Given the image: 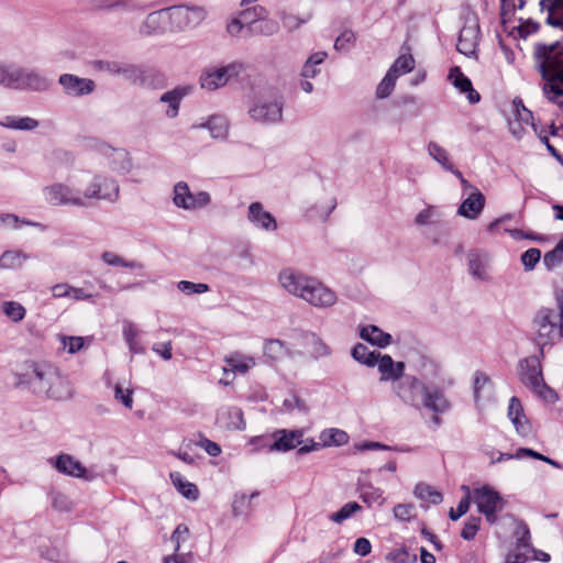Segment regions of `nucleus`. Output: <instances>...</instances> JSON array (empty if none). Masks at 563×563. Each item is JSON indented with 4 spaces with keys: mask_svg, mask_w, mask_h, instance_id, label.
Wrapping results in <instances>:
<instances>
[{
    "mask_svg": "<svg viewBox=\"0 0 563 563\" xmlns=\"http://www.w3.org/2000/svg\"><path fill=\"white\" fill-rule=\"evenodd\" d=\"M520 380L523 385L532 389L540 398L548 402H554L558 398L556 393L549 387L542 375L541 362L538 356H529L520 361Z\"/></svg>",
    "mask_w": 563,
    "mask_h": 563,
    "instance_id": "5",
    "label": "nucleus"
},
{
    "mask_svg": "<svg viewBox=\"0 0 563 563\" xmlns=\"http://www.w3.org/2000/svg\"><path fill=\"white\" fill-rule=\"evenodd\" d=\"M172 483L176 489L187 499L196 500L199 497V490L197 486L184 479L179 472H172L169 474Z\"/></svg>",
    "mask_w": 563,
    "mask_h": 563,
    "instance_id": "33",
    "label": "nucleus"
},
{
    "mask_svg": "<svg viewBox=\"0 0 563 563\" xmlns=\"http://www.w3.org/2000/svg\"><path fill=\"white\" fill-rule=\"evenodd\" d=\"M247 219L252 222L256 228L266 230V231H275L277 229V222L272 213L264 210V207L261 202H253L249 207Z\"/></svg>",
    "mask_w": 563,
    "mask_h": 563,
    "instance_id": "23",
    "label": "nucleus"
},
{
    "mask_svg": "<svg viewBox=\"0 0 563 563\" xmlns=\"http://www.w3.org/2000/svg\"><path fill=\"white\" fill-rule=\"evenodd\" d=\"M177 288L186 294V295H192V294H205L209 291V285L205 283H192L189 280H180L177 283Z\"/></svg>",
    "mask_w": 563,
    "mask_h": 563,
    "instance_id": "54",
    "label": "nucleus"
},
{
    "mask_svg": "<svg viewBox=\"0 0 563 563\" xmlns=\"http://www.w3.org/2000/svg\"><path fill=\"white\" fill-rule=\"evenodd\" d=\"M553 46L539 44L534 56L538 60V69L545 80L543 87L548 98L563 107V66L553 55Z\"/></svg>",
    "mask_w": 563,
    "mask_h": 563,
    "instance_id": "3",
    "label": "nucleus"
},
{
    "mask_svg": "<svg viewBox=\"0 0 563 563\" xmlns=\"http://www.w3.org/2000/svg\"><path fill=\"white\" fill-rule=\"evenodd\" d=\"M268 14V10L263 5H254L240 12V15L247 25V30L251 31L253 30V26L257 25L262 19L267 18Z\"/></svg>",
    "mask_w": 563,
    "mask_h": 563,
    "instance_id": "39",
    "label": "nucleus"
},
{
    "mask_svg": "<svg viewBox=\"0 0 563 563\" xmlns=\"http://www.w3.org/2000/svg\"><path fill=\"white\" fill-rule=\"evenodd\" d=\"M302 430H277L273 433L274 443L269 445V451H290L302 442Z\"/></svg>",
    "mask_w": 563,
    "mask_h": 563,
    "instance_id": "19",
    "label": "nucleus"
},
{
    "mask_svg": "<svg viewBox=\"0 0 563 563\" xmlns=\"http://www.w3.org/2000/svg\"><path fill=\"white\" fill-rule=\"evenodd\" d=\"M279 30V24L277 21L267 18L262 19L257 25L253 26L252 35H265L269 36L277 33Z\"/></svg>",
    "mask_w": 563,
    "mask_h": 563,
    "instance_id": "50",
    "label": "nucleus"
},
{
    "mask_svg": "<svg viewBox=\"0 0 563 563\" xmlns=\"http://www.w3.org/2000/svg\"><path fill=\"white\" fill-rule=\"evenodd\" d=\"M195 129H208L213 139H225L229 132L228 120L222 115H211L206 122L195 124Z\"/></svg>",
    "mask_w": 563,
    "mask_h": 563,
    "instance_id": "28",
    "label": "nucleus"
},
{
    "mask_svg": "<svg viewBox=\"0 0 563 563\" xmlns=\"http://www.w3.org/2000/svg\"><path fill=\"white\" fill-rule=\"evenodd\" d=\"M321 440L324 445H343L347 443L349 435L345 431L340 429H329L321 433Z\"/></svg>",
    "mask_w": 563,
    "mask_h": 563,
    "instance_id": "47",
    "label": "nucleus"
},
{
    "mask_svg": "<svg viewBox=\"0 0 563 563\" xmlns=\"http://www.w3.org/2000/svg\"><path fill=\"white\" fill-rule=\"evenodd\" d=\"M109 10L121 13H139L142 14L145 8L135 0H117L107 5Z\"/></svg>",
    "mask_w": 563,
    "mask_h": 563,
    "instance_id": "46",
    "label": "nucleus"
},
{
    "mask_svg": "<svg viewBox=\"0 0 563 563\" xmlns=\"http://www.w3.org/2000/svg\"><path fill=\"white\" fill-rule=\"evenodd\" d=\"M45 201L53 207L71 206L85 208L82 191L69 184L54 183L43 188Z\"/></svg>",
    "mask_w": 563,
    "mask_h": 563,
    "instance_id": "7",
    "label": "nucleus"
},
{
    "mask_svg": "<svg viewBox=\"0 0 563 563\" xmlns=\"http://www.w3.org/2000/svg\"><path fill=\"white\" fill-rule=\"evenodd\" d=\"M352 357L356 362L372 367V366L376 365L378 357H379V353L369 351L366 345H364L362 343H357L352 349Z\"/></svg>",
    "mask_w": 563,
    "mask_h": 563,
    "instance_id": "37",
    "label": "nucleus"
},
{
    "mask_svg": "<svg viewBox=\"0 0 563 563\" xmlns=\"http://www.w3.org/2000/svg\"><path fill=\"white\" fill-rule=\"evenodd\" d=\"M99 151L108 158L110 168L119 174H126L132 167L129 153L123 148H114L102 144Z\"/></svg>",
    "mask_w": 563,
    "mask_h": 563,
    "instance_id": "17",
    "label": "nucleus"
},
{
    "mask_svg": "<svg viewBox=\"0 0 563 563\" xmlns=\"http://www.w3.org/2000/svg\"><path fill=\"white\" fill-rule=\"evenodd\" d=\"M258 496L257 492H254L250 498L245 494L235 495L234 500L232 503V511L235 517L241 516L244 512V508L250 503V500L254 497Z\"/></svg>",
    "mask_w": 563,
    "mask_h": 563,
    "instance_id": "61",
    "label": "nucleus"
},
{
    "mask_svg": "<svg viewBox=\"0 0 563 563\" xmlns=\"http://www.w3.org/2000/svg\"><path fill=\"white\" fill-rule=\"evenodd\" d=\"M63 92L69 97H84L96 90V82L90 78H82L74 74H63L58 77Z\"/></svg>",
    "mask_w": 563,
    "mask_h": 563,
    "instance_id": "15",
    "label": "nucleus"
},
{
    "mask_svg": "<svg viewBox=\"0 0 563 563\" xmlns=\"http://www.w3.org/2000/svg\"><path fill=\"white\" fill-rule=\"evenodd\" d=\"M101 260L110 266H121L131 269H142L144 265L137 261H128L118 254L107 251L101 254Z\"/></svg>",
    "mask_w": 563,
    "mask_h": 563,
    "instance_id": "42",
    "label": "nucleus"
},
{
    "mask_svg": "<svg viewBox=\"0 0 563 563\" xmlns=\"http://www.w3.org/2000/svg\"><path fill=\"white\" fill-rule=\"evenodd\" d=\"M376 364L380 373V382H391L394 385L405 376V363L394 362L388 354L382 355L379 353Z\"/></svg>",
    "mask_w": 563,
    "mask_h": 563,
    "instance_id": "20",
    "label": "nucleus"
},
{
    "mask_svg": "<svg viewBox=\"0 0 563 563\" xmlns=\"http://www.w3.org/2000/svg\"><path fill=\"white\" fill-rule=\"evenodd\" d=\"M504 520H507L516 526L515 536L517 537L516 549L517 550H527L530 548V530L527 523L522 520L515 518L512 515H507L503 517Z\"/></svg>",
    "mask_w": 563,
    "mask_h": 563,
    "instance_id": "30",
    "label": "nucleus"
},
{
    "mask_svg": "<svg viewBox=\"0 0 563 563\" xmlns=\"http://www.w3.org/2000/svg\"><path fill=\"white\" fill-rule=\"evenodd\" d=\"M20 67L0 62V86L15 90Z\"/></svg>",
    "mask_w": 563,
    "mask_h": 563,
    "instance_id": "35",
    "label": "nucleus"
},
{
    "mask_svg": "<svg viewBox=\"0 0 563 563\" xmlns=\"http://www.w3.org/2000/svg\"><path fill=\"white\" fill-rule=\"evenodd\" d=\"M0 124L4 128L11 130H20V131H32L35 130L40 123L36 119L31 117H16V115H5Z\"/></svg>",
    "mask_w": 563,
    "mask_h": 563,
    "instance_id": "31",
    "label": "nucleus"
},
{
    "mask_svg": "<svg viewBox=\"0 0 563 563\" xmlns=\"http://www.w3.org/2000/svg\"><path fill=\"white\" fill-rule=\"evenodd\" d=\"M82 191L85 207L90 200H103L114 203L120 197V186L114 178L96 174L87 183Z\"/></svg>",
    "mask_w": 563,
    "mask_h": 563,
    "instance_id": "6",
    "label": "nucleus"
},
{
    "mask_svg": "<svg viewBox=\"0 0 563 563\" xmlns=\"http://www.w3.org/2000/svg\"><path fill=\"white\" fill-rule=\"evenodd\" d=\"M190 90V87H176L161 96L159 101L168 106L165 111L167 118L173 119L178 115L180 102L189 95Z\"/></svg>",
    "mask_w": 563,
    "mask_h": 563,
    "instance_id": "26",
    "label": "nucleus"
},
{
    "mask_svg": "<svg viewBox=\"0 0 563 563\" xmlns=\"http://www.w3.org/2000/svg\"><path fill=\"white\" fill-rule=\"evenodd\" d=\"M2 311L13 322H19L25 317V308L16 301H4Z\"/></svg>",
    "mask_w": 563,
    "mask_h": 563,
    "instance_id": "52",
    "label": "nucleus"
},
{
    "mask_svg": "<svg viewBox=\"0 0 563 563\" xmlns=\"http://www.w3.org/2000/svg\"><path fill=\"white\" fill-rule=\"evenodd\" d=\"M16 386H26L37 396L64 401L73 398L74 389L66 377L49 363L29 361L23 372L15 374Z\"/></svg>",
    "mask_w": 563,
    "mask_h": 563,
    "instance_id": "1",
    "label": "nucleus"
},
{
    "mask_svg": "<svg viewBox=\"0 0 563 563\" xmlns=\"http://www.w3.org/2000/svg\"><path fill=\"white\" fill-rule=\"evenodd\" d=\"M52 85V80L42 73L20 67L15 90L45 92L51 89Z\"/></svg>",
    "mask_w": 563,
    "mask_h": 563,
    "instance_id": "14",
    "label": "nucleus"
},
{
    "mask_svg": "<svg viewBox=\"0 0 563 563\" xmlns=\"http://www.w3.org/2000/svg\"><path fill=\"white\" fill-rule=\"evenodd\" d=\"M429 155L439 163L445 170L453 172L454 165L450 161L449 152L434 141H430L427 145Z\"/></svg>",
    "mask_w": 563,
    "mask_h": 563,
    "instance_id": "34",
    "label": "nucleus"
},
{
    "mask_svg": "<svg viewBox=\"0 0 563 563\" xmlns=\"http://www.w3.org/2000/svg\"><path fill=\"white\" fill-rule=\"evenodd\" d=\"M467 264L470 274L478 279H486V264L487 255L477 251L472 250L467 253Z\"/></svg>",
    "mask_w": 563,
    "mask_h": 563,
    "instance_id": "29",
    "label": "nucleus"
},
{
    "mask_svg": "<svg viewBox=\"0 0 563 563\" xmlns=\"http://www.w3.org/2000/svg\"><path fill=\"white\" fill-rule=\"evenodd\" d=\"M174 203L185 210H196L207 207L211 197L207 191L191 192L185 181H179L174 186Z\"/></svg>",
    "mask_w": 563,
    "mask_h": 563,
    "instance_id": "11",
    "label": "nucleus"
},
{
    "mask_svg": "<svg viewBox=\"0 0 563 563\" xmlns=\"http://www.w3.org/2000/svg\"><path fill=\"white\" fill-rule=\"evenodd\" d=\"M1 264L3 268H20L23 263L29 260V255L16 250L5 251L2 253Z\"/></svg>",
    "mask_w": 563,
    "mask_h": 563,
    "instance_id": "44",
    "label": "nucleus"
},
{
    "mask_svg": "<svg viewBox=\"0 0 563 563\" xmlns=\"http://www.w3.org/2000/svg\"><path fill=\"white\" fill-rule=\"evenodd\" d=\"M117 75L132 84H139L143 81L144 71L137 65L120 62Z\"/></svg>",
    "mask_w": 563,
    "mask_h": 563,
    "instance_id": "41",
    "label": "nucleus"
},
{
    "mask_svg": "<svg viewBox=\"0 0 563 563\" xmlns=\"http://www.w3.org/2000/svg\"><path fill=\"white\" fill-rule=\"evenodd\" d=\"M52 506L55 510L60 512H68L73 509L71 500L63 493L52 494Z\"/></svg>",
    "mask_w": 563,
    "mask_h": 563,
    "instance_id": "58",
    "label": "nucleus"
},
{
    "mask_svg": "<svg viewBox=\"0 0 563 563\" xmlns=\"http://www.w3.org/2000/svg\"><path fill=\"white\" fill-rule=\"evenodd\" d=\"M515 456H516V459H521V457H525V456H530V457L543 461L545 463H549L550 465H552V466H554L556 468L561 467V465L556 461H554V460H552V459H550L548 456H544L541 453H539L537 451H533L532 449L520 448L516 452Z\"/></svg>",
    "mask_w": 563,
    "mask_h": 563,
    "instance_id": "59",
    "label": "nucleus"
},
{
    "mask_svg": "<svg viewBox=\"0 0 563 563\" xmlns=\"http://www.w3.org/2000/svg\"><path fill=\"white\" fill-rule=\"evenodd\" d=\"M532 328L541 355L545 345L563 338V318L555 309H539L533 317Z\"/></svg>",
    "mask_w": 563,
    "mask_h": 563,
    "instance_id": "4",
    "label": "nucleus"
},
{
    "mask_svg": "<svg viewBox=\"0 0 563 563\" xmlns=\"http://www.w3.org/2000/svg\"><path fill=\"white\" fill-rule=\"evenodd\" d=\"M413 494L417 498L428 501L433 505H438L442 503L443 496L442 494L437 490L434 487L426 484V483H419L416 485Z\"/></svg>",
    "mask_w": 563,
    "mask_h": 563,
    "instance_id": "38",
    "label": "nucleus"
},
{
    "mask_svg": "<svg viewBox=\"0 0 563 563\" xmlns=\"http://www.w3.org/2000/svg\"><path fill=\"white\" fill-rule=\"evenodd\" d=\"M288 354V349L285 343L277 339L267 340L264 344V355L271 358L272 361H277L283 358Z\"/></svg>",
    "mask_w": 563,
    "mask_h": 563,
    "instance_id": "43",
    "label": "nucleus"
},
{
    "mask_svg": "<svg viewBox=\"0 0 563 563\" xmlns=\"http://www.w3.org/2000/svg\"><path fill=\"white\" fill-rule=\"evenodd\" d=\"M563 263V239L555 245V247L543 256V265L548 271H554Z\"/></svg>",
    "mask_w": 563,
    "mask_h": 563,
    "instance_id": "45",
    "label": "nucleus"
},
{
    "mask_svg": "<svg viewBox=\"0 0 563 563\" xmlns=\"http://www.w3.org/2000/svg\"><path fill=\"white\" fill-rule=\"evenodd\" d=\"M170 31H185L198 26L207 11L198 5H173L167 8Z\"/></svg>",
    "mask_w": 563,
    "mask_h": 563,
    "instance_id": "9",
    "label": "nucleus"
},
{
    "mask_svg": "<svg viewBox=\"0 0 563 563\" xmlns=\"http://www.w3.org/2000/svg\"><path fill=\"white\" fill-rule=\"evenodd\" d=\"M393 390L405 405L416 409L424 408L433 413H444L451 407L440 388H430L412 375H405L394 384Z\"/></svg>",
    "mask_w": 563,
    "mask_h": 563,
    "instance_id": "2",
    "label": "nucleus"
},
{
    "mask_svg": "<svg viewBox=\"0 0 563 563\" xmlns=\"http://www.w3.org/2000/svg\"><path fill=\"white\" fill-rule=\"evenodd\" d=\"M283 99L278 95L261 97L249 108L250 117L263 124H275L283 119Z\"/></svg>",
    "mask_w": 563,
    "mask_h": 563,
    "instance_id": "8",
    "label": "nucleus"
},
{
    "mask_svg": "<svg viewBox=\"0 0 563 563\" xmlns=\"http://www.w3.org/2000/svg\"><path fill=\"white\" fill-rule=\"evenodd\" d=\"M541 260V251L539 249H529L521 254V263L526 271H532Z\"/></svg>",
    "mask_w": 563,
    "mask_h": 563,
    "instance_id": "56",
    "label": "nucleus"
},
{
    "mask_svg": "<svg viewBox=\"0 0 563 563\" xmlns=\"http://www.w3.org/2000/svg\"><path fill=\"white\" fill-rule=\"evenodd\" d=\"M484 207V195L477 188H474V191L470 192L468 197L460 205L457 214L470 220H475L482 213Z\"/></svg>",
    "mask_w": 563,
    "mask_h": 563,
    "instance_id": "22",
    "label": "nucleus"
},
{
    "mask_svg": "<svg viewBox=\"0 0 563 563\" xmlns=\"http://www.w3.org/2000/svg\"><path fill=\"white\" fill-rule=\"evenodd\" d=\"M415 506L412 504H399L394 507V515L397 519L408 521L413 517Z\"/></svg>",
    "mask_w": 563,
    "mask_h": 563,
    "instance_id": "64",
    "label": "nucleus"
},
{
    "mask_svg": "<svg viewBox=\"0 0 563 563\" xmlns=\"http://www.w3.org/2000/svg\"><path fill=\"white\" fill-rule=\"evenodd\" d=\"M54 467L62 474L84 478L87 481L92 479L89 476L85 466L69 454H60L54 460Z\"/></svg>",
    "mask_w": 563,
    "mask_h": 563,
    "instance_id": "21",
    "label": "nucleus"
},
{
    "mask_svg": "<svg viewBox=\"0 0 563 563\" xmlns=\"http://www.w3.org/2000/svg\"><path fill=\"white\" fill-rule=\"evenodd\" d=\"M22 223L25 225H32V227H38L41 229H44V227L41 223L33 222L25 219H20L18 216L12 213H1L0 214V227H9V228H18V224Z\"/></svg>",
    "mask_w": 563,
    "mask_h": 563,
    "instance_id": "53",
    "label": "nucleus"
},
{
    "mask_svg": "<svg viewBox=\"0 0 563 563\" xmlns=\"http://www.w3.org/2000/svg\"><path fill=\"white\" fill-rule=\"evenodd\" d=\"M449 79L460 92L466 93L470 103L479 102V93L473 88L471 79L461 71L460 67L456 66L450 69Z\"/></svg>",
    "mask_w": 563,
    "mask_h": 563,
    "instance_id": "25",
    "label": "nucleus"
},
{
    "mask_svg": "<svg viewBox=\"0 0 563 563\" xmlns=\"http://www.w3.org/2000/svg\"><path fill=\"white\" fill-rule=\"evenodd\" d=\"M360 336L378 347H386L391 343V335L374 324L362 327L360 329Z\"/></svg>",
    "mask_w": 563,
    "mask_h": 563,
    "instance_id": "27",
    "label": "nucleus"
},
{
    "mask_svg": "<svg viewBox=\"0 0 563 563\" xmlns=\"http://www.w3.org/2000/svg\"><path fill=\"white\" fill-rule=\"evenodd\" d=\"M481 518L471 517L462 529L461 537L464 540H473L479 529Z\"/></svg>",
    "mask_w": 563,
    "mask_h": 563,
    "instance_id": "60",
    "label": "nucleus"
},
{
    "mask_svg": "<svg viewBox=\"0 0 563 563\" xmlns=\"http://www.w3.org/2000/svg\"><path fill=\"white\" fill-rule=\"evenodd\" d=\"M508 417L514 423L516 430L519 433H526V416L523 413V408L521 401L517 397H511L508 406Z\"/></svg>",
    "mask_w": 563,
    "mask_h": 563,
    "instance_id": "32",
    "label": "nucleus"
},
{
    "mask_svg": "<svg viewBox=\"0 0 563 563\" xmlns=\"http://www.w3.org/2000/svg\"><path fill=\"white\" fill-rule=\"evenodd\" d=\"M386 560L390 563H409L410 561H416V555H411L405 549H399L388 553Z\"/></svg>",
    "mask_w": 563,
    "mask_h": 563,
    "instance_id": "62",
    "label": "nucleus"
},
{
    "mask_svg": "<svg viewBox=\"0 0 563 563\" xmlns=\"http://www.w3.org/2000/svg\"><path fill=\"white\" fill-rule=\"evenodd\" d=\"M360 510H362V507L356 501H350L346 503L339 511L331 514L330 520L335 523H342Z\"/></svg>",
    "mask_w": 563,
    "mask_h": 563,
    "instance_id": "49",
    "label": "nucleus"
},
{
    "mask_svg": "<svg viewBox=\"0 0 563 563\" xmlns=\"http://www.w3.org/2000/svg\"><path fill=\"white\" fill-rule=\"evenodd\" d=\"M474 499L479 512H482L489 523H496L497 512L505 506L503 497L488 486L475 489Z\"/></svg>",
    "mask_w": 563,
    "mask_h": 563,
    "instance_id": "10",
    "label": "nucleus"
},
{
    "mask_svg": "<svg viewBox=\"0 0 563 563\" xmlns=\"http://www.w3.org/2000/svg\"><path fill=\"white\" fill-rule=\"evenodd\" d=\"M415 68V58L410 54L400 55L388 69L396 79Z\"/></svg>",
    "mask_w": 563,
    "mask_h": 563,
    "instance_id": "40",
    "label": "nucleus"
},
{
    "mask_svg": "<svg viewBox=\"0 0 563 563\" xmlns=\"http://www.w3.org/2000/svg\"><path fill=\"white\" fill-rule=\"evenodd\" d=\"M311 277L306 276L301 273L295 272L294 269L286 268L279 273L278 280L280 286L289 294L302 298Z\"/></svg>",
    "mask_w": 563,
    "mask_h": 563,
    "instance_id": "16",
    "label": "nucleus"
},
{
    "mask_svg": "<svg viewBox=\"0 0 563 563\" xmlns=\"http://www.w3.org/2000/svg\"><path fill=\"white\" fill-rule=\"evenodd\" d=\"M361 498L369 507L375 504L382 505L384 503L383 490L374 487L372 484L364 485L361 488Z\"/></svg>",
    "mask_w": 563,
    "mask_h": 563,
    "instance_id": "48",
    "label": "nucleus"
},
{
    "mask_svg": "<svg viewBox=\"0 0 563 563\" xmlns=\"http://www.w3.org/2000/svg\"><path fill=\"white\" fill-rule=\"evenodd\" d=\"M227 31L231 36H239V37L252 36L251 30H247V25L245 24L243 18L240 14H239V16L233 18L228 23Z\"/></svg>",
    "mask_w": 563,
    "mask_h": 563,
    "instance_id": "51",
    "label": "nucleus"
},
{
    "mask_svg": "<svg viewBox=\"0 0 563 563\" xmlns=\"http://www.w3.org/2000/svg\"><path fill=\"white\" fill-rule=\"evenodd\" d=\"M225 363L231 372L245 374L251 367L255 365L253 357H245L242 354L233 353L225 357Z\"/></svg>",
    "mask_w": 563,
    "mask_h": 563,
    "instance_id": "36",
    "label": "nucleus"
},
{
    "mask_svg": "<svg viewBox=\"0 0 563 563\" xmlns=\"http://www.w3.org/2000/svg\"><path fill=\"white\" fill-rule=\"evenodd\" d=\"M354 41V33L351 30H346L335 40L334 48L336 51H347Z\"/></svg>",
    "mask_w": 563,
    "mask_h": 563,
    "instance_id": "63",
    "label": "nucleus"
},
{
    "mask_svg": "<svg viewBox=\"0 0 563 563\" xmlns=\"http://www.w3.org/2000/svg\"><path fill=\"white\" fill-rule=\"evenodd\" d=\"M60 342L64 350H67L69 354H75L84 347L85 339L82 336L62 335Z\"/></svg>",
    "mask_w": 563,
    "mask_h": 563,
    "instance_id": "57",
    "label": "nucleus"
},
{
    "mask_svg": "<svg viewBox=\"0 0 563 563\" xmlns=\"http://www.w3.org/2000/svg\"><path fill=\"white\" fill-rule=\"evenodd\" d=\"M301 299L317 308H330L336 303L338 296L331 288L311 277Z\"/></svg>",
    "mask_w": 563,
    "mask_h": 563,
    "instance_id": "12",
    "label": "nucleus"
},
{
    "mask_svg": "<svg viewBox=\"0 0 563 563\" xmlns=\"http://www.w3.org/2000/svg\"><path fill=\"white\" fill-rule=\"evenodd\" d=\"M479 40V26L475 22L466 23L460 31L456 48L465 55L472 56L476 52Z\"/></svg>",
    "mask_w": 563,
    "mask_h": 563,
    "instance_id": "18",
    "label": "nucleus"
},
{
    "mask_svg": "<svg viewBox=\"0 0 563 563\" xmlns=\"http://www.w3.org/2000/svg\"><path fill=\"white\" fill-rule=\"evenodd\" d=\"M396 78L387 71L385 77L382 79L376 89V96L379 99L387 98L394 90L396 85Z\"/></svg>",
    "mask_w": 563,
    "mask_h": 563,
    "instance_id": "55",
    "label": "nucleus"
},
{
    "mask_svg": "<svg viewBox=\"0 0 563 563\" xmlns=\"http://www.w3.org/2000/svg\"><path fill=\"white\" fill-rule=\"evenodd\" d=\"M240 68V64L233 63L205 71L200 77L201 88L212 91L225 86L230 78L239 75Z\"/></svg>",
    "mask_w": 563,
    "mask_h": 563,
    "instance_id": "13",
    "label": "nucleus"
},
{
    "mask_svg": "<svg viewBox=\"0 0 563 563\" xmlns=\"http://www.w3.org/2000/svg\"><path fill=\"white\" fill-rule=\"evenodd\" d=\"M169 27L168 11L162 9L150 13L140 26V33L143 35H152L154 33L164 32Z\"/></svg>",
    "mask_w": 563,
    "mask_h": 563,
    "instance_id": "24",
    "label": "nucleus"
}]
</instances>
